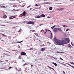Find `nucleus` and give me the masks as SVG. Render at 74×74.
<instances>
[{
  "label": "nucleus",
  "mask_w": 74,
  "mask_h": 74,
  "mask_svg": "<svg viewBox=\"0 0 74 74\" xmlns=\"http://www.w3.org/2000/svg\"><path fill=\"white\" fill-rule=\"evenodd\" d=\"M55 38L53 40L55 41L56 44H57L59 45H63L64 44H67V41H68V38H66L64 40H60L56 38L55 36H54Z\"/></svg>",
  "instance_id": "obj_1"
},
{
  "label": "nucleus",
  "mask_w": 74,
  "mask_h": 74,
  "mask_svg": "<svg viewBox=\"0 0 74 74\" xmlns=\"http://www.w3.org/2000/svg\"><path fill=\"white\" fill-rule=\"evenodd\" d=\"M34 21H29L27 23H26V25H29L30 24H34Z\"/></svg>",
  "instance_id": "obj_2"
},
{
  "label": "nucleus",
  "mask_w": 74,
  "mask_h": 74,
  "mask_svg": "<svg viewBox=\"0 0 74 74\" xmlns=\"http://www.w3.org/2000/svg\"><path fill=\"white\" fill-rule=\"evenodd\" d=\"M58 28H54L53 29V31L54 32H55V33L58 32Z\"/></svg>",
  "instance_id": "obj_3"
},
{
  "label": "nucleus",
  "mask_w": 74,
  "mask_h": 74,
  "mask_svg": "<svg viewBox=\"0 0 74 74\" xmlns=\"http://www.w3.org/2000/svg\"><path fill=\"white\" fill-rule=\"evenodd\" d=\"M26 53L25 52H22L21 53V55H26L27 56V55H26Z\"/></svg>",
  "instance_id": "obj_4"
},
{
  "label": "nucleus",
  "mask_w": 74,
  "mask_h": 74,
  "mask_svg": "<svg viewBox=\"0 0 74 74\" xmlns=\"http://www.w3.org/2000/svg\"><path fill=\"white\" fill-rule=\"evenodd\" d=\"M26 12L24 11L23 12V15H24V16H26Z\"/></svg>",
  "instance_id": "obj_5"
},
{
  "label": "nucleus",
  "mask_w": 74,
  "mask_h": 74,
  "mask_svg": "<svg viewBox=\"0 0 74 74\" xmlns=\"http://www.w3.org/2000/svg\"><path fill=\"white\" fill-rule=\"evenodd\" d=\"M47 67H49V69H52V70H53L54 71H55V72H56V71H55V69H53L52 68L50 67V66H47Z\"/></svg>",
  "instance_id": "obj_6"
},
{
  "label": "nucleus",
  "mask_w": 74,
  "mask_h": 74,
  "mask_svg": "<svg viewBox=\"0 0 74 74\" xmlns=\"http://www.w3.org/2000/svg\"><path fill=\"white\" fill-rule=\"evenodd\" d=\"M52 63L53 64H54L55 66H58V65L57 64V63H56L55 62H52Z\"/></svg>",
  "instance_id": "obj_7"
},
{
  "label": "nucleus",
  "mask_w": 74,
  "mask_h": 74,
  "mask_svg": "<svg viewBox=\"0 0 74 74\" xmlns=\"http://www.w3.org/2000/svg\"><path fill=\"white\" fill-rule=\"evenodd\" d=\"M41 50L42 51H44V50H45V48H41Z\"/></svg>",
  "instance_id": "obj_8"
},
{
  "label": "nucleus",
  "mask_w": 74,
  "mask_h": 74,
  "mask_svg": "<svg viewBox=\"0 0 74 74\" xmlns=\"http://www.w3.org/2000/svg\"><path fill=\"white\" fill-rule=\"evenodd\" d=\"M40 16L42 17H45V16L44 14H42L41 15H40Z\"/></svg>",
  "instance_id": "obj_9"
},
{
  "label": "nucleus",
  "mask_w": 74,
  "mask_h": 74,
  "mask_svg": "<svg viewBox=\"0 0 74 74\" xmlns=\"http://www.w3.org/2000/svg\"><path fill=\"white\" fill-rule=\"evenodd\" d=\"M50 32H51V36L50 37V38L51 39L52 38V32H51V31H50Z\"/></svg>",
  "instance_id": "obj_10"
},
{
  "label": "nucleus",
  "mask_w": 74,
  "mask_h": 74,
  "mask_svg": "<svg viewBox=\"0 0 74 74\" xmlns=\"http://www.w3.org/2000/svg\"><path fill=\"white\" fill-rule=\"evenodd\" d=\"M53 8L52 7H50L49 8V10H52Z\"/></svg>",
  "instance_id": "obj_11"
},
{
  "label": "nucleus",
  "mask_w": 74,
  "mask_h": 74,
  "mask_svg": "<svg viewBox=\"0 0 74 74\" xmlns=\"http://www.w3.org/2000/svg\"><path fill=\"white\" fill-rule=\"evenodd\" d=\"M62 26L64 27H67V25H62Z\"/></svg>",
  "instance_id": "obj_12"
},
{
  "label": "nucleus",
  "mask_w": 74,
  "mask_h": 74,
  "mask_svg": "<svg viewBox=\"0 0 74 74\" xmlns=\"http://www.w3.org/2000/svg\"><path fill=\"white\" fill-rule=\"evenodd\" d=\"M64 8H60V11H63V10H64Z\"/></svg>",
  "instance_id": "obj_13"
},
{
  "label": "nucleus",
  "mask_w": 74,
  "mask_h": 74,
  "mask_svg": "<svg viewBox=\"0 0 74 74\" xmlns=\"http://www.w3.org/2000/svg\"><path fill=\"white\" fill-rule=\"evenodd\" d=\"M58 30L59 31H61V32H62V29H61L60 28H58Z\"/></svg>",
  "instance_id": "obj_14"
},
{
  "label": "nucleus",
  "mask_w": 74,
  "mask_h": 74,
  "mask_svg": "<svg viewBox=\"0 0 74 74\" xmlns=\"http://www.w3.org/2000/svg\"><path fill=\"white\" fill-rule=\"evenodd\" d=\"M7 18V16L6 15H4L3 16V18Z\"/></svg>",
  "instance_id": "obj_15"
},
{
  "label": "nucleus",
  "mask_w": 74,
  "mask_h": 74,
  "mask_svg": "<svg viewBox=\"0 0 74 74\" xmlns=\"http://www.w3.org/2000/svg\"><path fill=\"white\" fill-rule=\"evenodd\" d=\"M22 70V69H18V71H21V70Z\"/></svg>",
  "instance_id": "obj_16"
},
{
  "label": "nucleus",
  "mask_w": 74,
  "mask_h": 74,
  "mask_svg": "<svg viewBox=\"0 0 74 74\" xmlns=\"http://www.w3.org/2000/svg\"><path fill=\"white\" fill-rule=\"evenodd\" d=\"M68 47H69V48H71V45H68Z\"/></svg>",
  "instance_id": "obj_17"
},
{
  "label": "nucleus",
  "mask_w": 74,
  "mask_h": 74,
  "mask_svg": "<svg viewBox=\"0 0 74 74\" xmlns=\"http://www.w3.org/2000/svg\"><path fill=\"white\" fill-rule=\"evenodd\" d=\"M33 48H32L29 49V50H30V51H32L33 50Z\"/></svg>",
  "instance_id": "obj_18"
},
{
  "label": "nucleus",
  "mask_w": 74,
  "mask_h": 74,
  "mask_svg": "<svg viewBox=\"0 0 74 74\" xmlns=\"http://www.w3.org/2000/svg\"><path fill=\"white\" fill-rule=\"evenodd\" d=\"M21 30H21V29H20L18 31V33H19V32H21Z\"/></svg>",
  "instance_id": "obj_19"
},
{
  "label": "nucleus",
  "mask_w": 74,
  "mask_h": 74,
  "mask_svg": "<svg viewBox=\"0 0 74 74\" xmlns=\"http://www.w3.org/2000/svg\"><path fill=\"white\" fill-rule=\"evenodd\" d=\"M36 18H40V16H39V15H38V16H37V17H36Z\"/></svg>",
  "instance_id": "obj_20"
},
{
  "label": "nucleus",
  "mask_w": 74,
  "mask_h": 74,
  "mask_svg": "<svg viewBox=\"0 0 74 74\" xmlns=\"http://www.w3.org/2000/svg\"><path fill=\"white\" fill-rule=\"evenodd\" d=\"M21 56L20 55L19 57L18 58V59H21V58H20Z\"/></svg>",
  "instance_id": "obj_21"
},
{
  "label": "nucleus",
  "mask_w": 74,
  "mask_h": 74,
  "mask_svg": "<svg viewBox=\"0 0 74 74\" xmlns=\"http://www.w3.org/2000/svg\"><path fill=\"white\" fill-rule=\"evenodd\" d=\"M53 59H55L56 60H57V59H58L57 58H55V57H53Z\"/></svg>",
  "instance_id": "obj_22"
},
{
  "label": "nucleus",
  "mask_w": 74,
  "mask_h": 74,
  "mask_svg": "<svg viewBox=\"0 0 74 74\" xmlns=\"http://www.w3.org/2000/svg\"><path fill=\"white\" fill-rule=\"evenodd\" d=\"M15 16H11V17H12V18H15Z\"/></svg>",
  "instance_id": "obj_23"
},
{
  "label": "nucleus",
  "mask_w": 74,
  "mask_h": 74,
  "mask_svg": "<svg viewBox=\"0 0 74 74\" xmlns=\"http://www.w3.org/2000/svg\"><path fill=\"white\" fill-rule=\"evenodd\" d=\"M9 19H13V18H12V17H9Z\"/></svg>",
  "instance_id": "obj_24"
},
{
  "label": "nucleus",
  "mask_w": 74,
  "mask_h": 74,
  "mask_svg": "<svg viewBox=\"0 0 74 74\" xmlns=\"http://www.w3.org/2000/svg\"><path fill=\"white\" fill-rule=\"evenodd\" d=\"M27 63H25L24 64V65H23V66H25L24 65H27Z\"/></svg>",
  "instance_id": "obj_25"
},
{
  "label": "nucleus",
  "mask_w": 74,
  "mask_h": 74,
  "mask_svg": "<svg viewBox=\"0 0 74 74\" xmlns=\"http://www.w3.org/2000/svg\"><path fill=\"white\" fill-rule=\"evenodd\" d=\"M57 11H60V8L57 9Z\"/></svg>",
  "instance_id": "obj_26"
},
{
  "label": "nucleus",
  "mask_w": 74,
  "mask_h": 74,
  "mask_svg": "<svg viewBox=\"0 0 74 74\" xmlns=\"http://www.w3.org/2000/svg\"><path fill=\"white\" fill-rule=\"evenodd\" d=\"M70 63L71 64H74V62H71Z\"/></svg>",
  "instance_id": "obj_27"
},
{
  "label": "nucleus",
  "mask_w": 74,
  "mask_h": 74,
  "mask_svg": "<svg viewBox=\"0 0 74 74\" xmlns=\"http://www.w3.org/2000/svg\"><path fill=\"white\" fill-rule=\"evenodd\" d=\"M15 70H16L17 71V70H18V69L17 68H16V67H15Z\"/></svg>",
  "instance_id": "obj_28"
},
{
  "label": "nucleus",
  "mask_w": 74,
  "mask_h": 74,
  "mask_svg": "<svg viewBox=\"0 0 74 74\" xmlns=\"http://www.w3.org/2000/svg\"><path fill=\"white\" fill-rule=\"evenodd\" d=\"M30 58V57L29 56H28L27 57V58L29 59Z\"/></svg>",
  "instance_id": "obj_29"
},
{
  "label": "nucleus",
  "mask_w": 74,
  "mask_h": 74,
  "mask_svg": "<svg viewBox=\"0 0 74 74\" xmlns=\"http://www.w3.org/2000/svg\"><path fill=\"white\" fill-rule=\"evenodd\" d=\"M60 60H63V59L62 58H60Z\"/></svg>",
  "instance_id": "obj_30"
},
{
  "label": "nucleus",
  "mask_w": 74,
  "mask_h": 74,
  "mask_svg": "<svg viewBox=\"0 0 74 74\" xmlns=\"http://www.w3.org/2000/svg\"><path fill=\"white\" fill-rule=\"evenodd\" d=\"M41 47H44V46H45V45H44V44H43L42 45H41Z\"/></svg>",
  "instance_id": "obj_31"
},
{
  "label": "nucleus",
  "mask_w": 74,
  "mask_h": 74,
  "mask_svg": "<svg viewBox=\"0 0 74 74\" xmlns=\"http://www.w3.org/2000/svg\"><path fill=\"white\" fill-rule=\"evenodd\" d=\"M48 3H49V4H51V3H48V2H47V3H46V4H48Z\"/></svg>",
  "instance_id": "obj_32"
},
{
  "label": "nucleus",
  "mask_w": 74,
  "mask_h": 74,
  "mask_svg": "<svg viewBox=\"0 0 74 74\" xmlns=\"http://www.w3.org/2000/svg\"><path fill=\"white\" fill-rule=\"evenodd\" d=\"M22 42H23V40H22V41L20 42H18V43H21Z\"/></svg>",
  "instance_id": "obj_33"
},
{
  "label": "nucleus",
  "mask_w": 74,
  "mask_h": 74,
  "mask_svg": "<svg viewBox=\"0 0 74 74\" xmlns=\"http://www.w3.org/2000/svg\"><path fill=\"white\" fill-rule=\"evenodd\" d=\"M51 29H53V28H54V27H53V26L51 27Z\"/></svg>",
  "instance_id": "obj_34"
},
{
  "label": "nucleus",
  "mask_w": 74,
  "mask_h": 74,
  "mask_svg": "<svg viewBox=\"0 0 74 74\" xmlns=\"http://www.w3.org/2000/svg\"><path fill=\"white\" fill-rule=\"evenodd\" d=\"M12 67H11V66H10L9 67V69H11L12 68Z\"/></svg>",
  "instance_id": "obj_35"
},
{
  "label": "nucleus",
  "mask_w": 74,
  "mask_h": 74,
  "mask_svg": "<svg viewBox=\"0 0 74 74\" xmlns=\"http://www.w3.org/2000/svg\"><path fill=\"white\" fill-rule=\"evenodd\" d=\"M71 67H72V68H74V66H71Z\"/></svg>",
  "instance_id": "obj_36"
},
{
  "label": "nucleus",
  "mask_w": 74,
  "mask_h": 74,
  "mask_svg": "<svg viewBox=\"0 0 74 74\" xmlns=\"http://www.w3.org/2000/svg\"><path fill=\"white\" fill-rule=\"evenodd\" d=\"M42 24H40L39 25H38V26H42Z\"/></svg>",
  "instance_id": "obj_37"
},
{
  "label": "nucleus",
  "mask_w": 74,
  "mask_h": 74,
  "mask_svg": "<svg viewBox=\"0 0 74 74\" xmlns=\"http://www.w3.org/2000/svg\"><path fill=\"white\" fill-rule=\"evenodd\" d=\"M36 7H38V6L37 4H36Z\"/></svg>",
  "instance_id": "obj_38"
},
{
  "label": "nucleus",
  "mask_w": 74,
  "mask_h": 74,
  "mask_svg": "<svg viewBox=\"0 0 74 74\" xmlns=\"http://www.w3.org/2000/svg\"><path fill=\"white\" fill-rule=\"evenodd\" d=\"M2 35L3 36H5V35H4V34H2Z\"/></svg>",
  "instance_id": "obj_39"
},
{
  "label": "nucleus",
  "mask_w": 74,
  "mask_h": 74,
  "mask_svg": "<svg viewBox=\"0 0 74 74\" xmlns=\"http://www.w3.org/2000/svg\"><path fill=\"white\" fill-rule=\"evenodd\" d=\"M69 29H67L66 30V31H69Z\"/></svg>",
  "instance_id": "obj_40"
},
{
  "label": "nucleus",
  "mask_w": 74,
  "mask_h": 74,
  "mask_svg": "<svg viewBox=\"0 0 74 74\" xmlns=\"http://www.w3.org/2000/svg\"><path fill=\"white\" fill-rule=\"evenodd\" d=\"M1 7H3V8H5V6H1Z\"/></svg>",
  "instance_id": "obj_41"
},
{
  "label": "nucleus",
  "mask_w": 74,
  "mask_h": 74,
  "mask_svg": "<svg viewBox=\"0 0 74 74\" xmlns=\"http://www.w3.org/2000/svg\"><path fill=\"white\" fill-rule=\"evenodd\" d=\"M13 23V24H15V23Z\"/></svg>",
  "instance_id": "obj_42"
},
{
  "label": "nucleus",
  "mask_w": 74,
  "mask_h": 74,
  "mask_svg": "<svg viewBox=\"0 0 74 74\" xmlns=\"http://www.w3.org/2000/svg\"><path fill=\"white\" fill-rule=\"evenodd\" d=\"M47 18H50V17L49 16H47Z\"/></svg>",
  "instance_id": "obj_43"
},
{
  "label": "nucleus",
  "mask_w": 74,
  "mask_h": 74,
  "mask_svg": "<svg viewBox=\"0 0 74 74\" xmlns=\"http://www.w3.org/2000/svg\"><path fill=\"white\" fill-rule=\"evenodd\" d=\"M68 64V65H69V66H71V65L69 64V63Z\"/></svg>",
  "instance_id": "obj_44"
},
{
  "label": "nucleus",
  "mask_w": 74,
  "mask_h": 74,
  "mask_svg": "<svg viewBox=\"0 0 74 74\" xmlns=\"http://www.w3.org/2000/svg\"><path fill=\"white\" fill-rule=\"evenodd\" d=\"M56 4H61V3H56Z\"/></svg>",
  "instance_id": "obj_45"
},
{
  "label": "nucleus",
  "mask_w": 74,
  "mask_h": 74,
  "mask_svg": "<svg viewBox=\"0 0 74 74\" xmlns=\"http://www.w3.org/2000/svg\"><path fill=\"white\" fill-rule=\"evenodd\" d=\"M30 7V6H28L27 8H29V7Z\"/></svg>",
  "instance_id": "obj_46"
},
{
  "label": "nucleus",
  "mask_w": 74,
  "mask_h": 74,
  "mask_svg": "<svg viewBox=\"0 0 74 74\" xmlns=\"http://www.w3.org/2000/svg\"><path fill=\"white\" fill-rule=\"evenodd\" d=\"M5 61H6V62H8V60H5Z\"/></svg>",
  "instance_id": "obj_47"
},
{
  "label": "nucleus",
  "mask_w": 74,
  "mask_h": 74,
  "mask_svg": "<svg viewBox=\"0 0 74 74\" xmlns=\"http://www.w3.org/2000/svg\"><path fill=\"white\" fill-rule=\"evenodd\" d=\"M48 32V30L46 29V32Z\"/></svg>",
  "instance_id": "obj_48"
},
{
  "label": "nucleus",
  "mask_w": 74,
  "mask_h": 74,
  "mask_svg": "<svg viewBox=\"0 0 74 74\" xmlns=\"http://www.w3.org/2000/svg\"><path fill=\"white\" fill-rule=\"evenodd\" d=\"M12 29H15V27H12Z\"/></svg>",
  "instance_id": "obj_49"
},
{
  "label": "nucleus",
  "mask_w": 74,
  "mask_h": 74,
  "mask_svg": "<svg viewBox=\"0 0 74 74\" xmlns=\"http://www.w3.org/2000/svg\"><path fill=\"white\" fill-rule=\"evenodd\" d=\"M9 4H12V5H13V4H14V3H9Z\"/></svg>",
  "instance_id": "obj_50"
},
{
  "label": "nucleus",
  "mask_w": 74,
  "mask_h": 74,
  "mask_svg": "<svg viewBox=\"0 0 74 74\" xmlns=\"http://www.w3.org/2000/svg\"><path fill=\"white\" fill-rule=\"evenodd\" d=\"M39 27V25L36 26V27Z\"/></svg>",
  "instance_id": "obj_51"
},
{
  "label": "nucleus",
  "mask_w": 74,
  "mask_h": 74,
  "mask_svg": "<svg viewBox=\"0 0 74 74\" xmlns=\"http://www.w3.org/2000/svg\"><path fill=\"white\" fill-rule=\"evenodd\" d=\"M63 73L64 74H65V72H64V71H63Z\"/></svg>",
  "instance_id": "obj_52"
},
{
  "label": "nucleus",
  "mask_w": 74,
  "mask_h": 74,
  "mask_svg": "<svg viewBox=\"0 0 74 74\" xmlns=\"http://www.w3.org/2000/svg\"><path fill=\"white\" fill-rule=\"evenodd\" d=\"M30 10H32V8H30Z\"/></svg>",
  "instance_id": "obj_53"
},
{
  "label": "nucleus",
  "mask_w": 74,
  "mask_h": 74,
  "mask_svg": "<svg viewBox=\"0 0 74 74\" xmlns=\"http://www.w3.org/2000/svg\"><path fill=\"white\" fill-rule=\"evenodd\" d=\"M19 46L18 48H21V47H20V46Z\"/></svg>",
  "instance_id": "obj_54"
},
{
  "label": "nucleus",
  "mask_w": 74,
  "mask_h": 74,
  "mask_svg": "<svg viewBox=\"0 0 74 74\" xmlns=\"http://www.w3.org/2000/svg\"><path fill=\"white\" fill-rule=\"evenodd\" d=\"M15 9H14L13 10V11H15Z\"/></svg>",
  "instance_id": "obj_55"
},
{
  "label": "nucleus",
  "mask_w": 74,
  "mask_h": 74,
  "mask_svg": "<svg viewBox=\"0 0 74 74\" xmlns=\"http://www.w3.org/2000/svg\"><path fill=\"white\" fill-rule=\"evenodd\" d=\"M72 46H74V45H73V44H72Z\"/></svg>",
  "instance_id": "obj_56"
},
{
  "label": "nucleus",
  "mask_w": 74,
  "mask_h": 74,
  "mask_svg": "<svg viewBox=\"0 0 74 74\" xmlns=\"http://www.w3.org/2000/svg\"><path fill=\"white\" fill-rule=\"evenodd\" d=\"M53 27H55V25H54L53 26Z\"/></svg>",
  "instance_id": "obj_57"
},
{
  "label": "nucleus",
  "mask_w": 74,
  "mask_h": 74,
  "mask_svg": "<svg viewBox=\"0 0 74 74\" xmlns=\"http://www.w3.org/2000/svg\"><path fill=\"white\" fill-rule=\"evenodd\" d=\"M49 32H51V31H50V30H48Z\"/></svg>",
  "instance_id": "obj_58"
},
{
  "label": "nucleus",
  "mask_w": 74,
  "mask_h": 74,
  "mask_svg": "<svg viewBox=\"0 0 74 74\" xmlns=\"http://www.w3.org/2000/svg\"><path fill=\"white\" fill-rule=\"evenodd\" d=\"M0 25L1 26H4V25Z\"/></svg>",
  "instance_id": "obj_59"
},
{
  "label": "nucleus",
  "mask_w": 74,
  "mask_h": 74,
  "mask_svg": "<svg viewBox=\"0 0 74 74\" xmlns=\"http://www.w3.org/2000/svg\"><path fill=\"white\" fill-rule=\"evenodd\" d=\"M25 7V5H23V7Z\"/></svg>",
  "instance_id": "obj_60"
},
{
  "label": "nucleus",
  "mask_w": 74,
  "mask_h": 74,
  "mask_svg": "<svg viewBox=\"0 0 74 74\" xmlns=\"http://www.w3.org/2000/svg\"><path fill=\"white\" fill-rule=\"evenodd\" d=\"M46 33H47V32H45V33H44V34H46Z\"/></svg>",
  "instance_id": "obj_61"
},
{
  "label": "nucleus",
  "mask_w": 74,
  "mask_h": 74,
  "mask_svg": "<svg viewBox=\"0 0 74 74\" xmlns=\"http://www.w3.org/2000/svg\"><path fill=\"white\" fill-rule=\"evenodd\" d=\"M31 66H32V67H33V65L32 64V65H31Z\"/></svg>",
  "instance_id": "obj_62"
},
{
  "label": "nucleus",
  "mask_w": 74,
  "mask_h": 74,
  "mask_svg": "<svg viewBox=\"0 0 74 74\" xmlns=\"http://www.w3.org/2000/svg\"><path fill=\"white\" fill-rule=\"evenodd\" d=\"M43 4H46V3H43Z\"/></svg>",
  "instance_id": "obj_63"
},
{
  "label": "nucleus",
  "mask_w": 74,
  "mask_h": 74,
  "mask_svg": "<svg viewBox=\"0 0 74 74\" xmlns=\"http://www.w3.org/2000/svg\"><path fill=\"white\" fill-rule=\"evenodd\" d=\"M23 13H22V14H21V15H23Z\"/></svg>",
  "instance_id": "obj_64"
}]
</instances>
